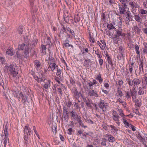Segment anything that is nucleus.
Returning a JSON list of instances; mask_svg holds the SVG:
<instances>
[{"mask_svg":"<svg viewBox=\"0 0 147 147\" xmlns=\"http://www.w3.org/2000/svg\"><path fill=\"white\" fill-rule=\"evenodd\" d=\"M18 49L19 50H21L24 49V53L26 55H27L29 52V46L28 45H26L24 43L20 45H19Z\"/></svg>","mask_w":147,"mask_h":147,"instance_id":"nucleus-4","label":"nucleus"},{"mask_svg":"<svg viewBox=\"0 0 147 147\" xmlns=\"http://www.w3.org/2000/svg\"><path fill=\"white\" fill-rule=\"evenodd\" d=\"M133 91L132 88L130 90V91H128L125 92V96L127 99H131V96L132 97V98L133 99H134L136 98L137 92H136L135 94H134V95H133V94H132Z\"/></svg>","mask_w":147,"mask_h":147,"instance_id":"nucleus-5","label":"nucleus"},{"mask_svg":"<svg viewBox=\"0 0 147 147\" xmlns=\"http://www.w3.org/2000/svg\"><path fill=\"white\" fill-rule=\"evenodd\" d=\"M0 61L2 63V64L4 63H5L4 59L3 57L0 58Z\"/></svg>","mask_w":147,"mask_h":147,"instance_id":"nucleus-58","label":"nucleus"},{"mask_svg":"<svg viewBox=\"0 0 147 147\" xmlns=\"http://www.w3.org/2000/svg\"><path fill=\"white\" fill-rule=\"evenodd\" d=\"M68 132H67V133L69 135H71L72 134V129L71 128H69L68 129Z\"/></svg>","mask_w":147,"mask_h":147,"instance_id":"nucleus-54","label":"nucleus"},{"mask_svg":"<svg viewBox=\"0 0 147 147\" xmlns=\"http://www.w3.org/2000/svg\"><path fill=\"white\" fill-rule=\"evenodd\" d=\"M39 71L38 72L39 74V77H38L37 76V80H40V78H45L44 76V74L45 73V70L42 69L41 67L40 68L38 69Z\"/></svg>","mask_w":147,"mask_h":147,"instance_id":"nucleus-10","label":"nucleus"},{"mask_svg":"<svg viewBox=\"0 0 147 147\" xmlns=\"http://www.w3.org/2000/svg\"><path fill=\"white\" fill-rule=\"evenodd\" d=\"M109 81H107V82H104V86L106 88H107L109 86Z\"/></svg>","mask_w":147,"mask_h":147,"instance_id":"nucleus-49","label":"nucleus"},{"mask_svg":"<svg viewBox=\"0 0 147 147\" xmlns=\"http://www.w3.org/2000/svg\"><path fill=\"white\" fill-rule=\"evenodd\" d=\"M143 3L144 6L146 8H147V0H146L145 1H144Z\"/></svg>","mask_w":147,"mask_h":147,"instance_id":"nucleus-56","label":"nucleus"},{"mask_svg":"<svg viewBox=\"0 0 147 147\" xmlns=\"http://www.w3.org/2000/svg\"><path fill=\"white\" fill-rule=\"evenodd\" d=\"M84 66L85 67H89V65L90 64V65H91V61L90 59H84Z\"/></svg>","mask_w":147,"mask_h":147,"instance_id":"nucleus-14","label":"nucleus"},{"mask_svg":"<svg viewBox=\"0 0 147 147\" xmlns=\"http://www.w3.org/2000/svg\"><path fill=\"white\" fill-rule=\"evenodd\" d=\"M74 22L77 23L80 21L79 17L78 16H74Z\"/></svg>","mask_w":147,"mask_h":147,"instance_id":"nucleus-43","label":"nucleus"},{"mask_svg":"<svg viewBox=\"0 0 147 147\" xmlns=\"http://www.w3.org/2000/svg\"><path fill=\"white\" fill-rule=\"evenodd\" d=\"M139 12L142 14H145L147 13V11L144 10V9H140V10Z\"/></svg>","mask_w":147,"mask_h":147,"instance_id":"nucleus-42","label":"nucleus"},{"mask_svg":"<svg viewBox=\"0 0 147 147\" xmlns=\"http://www.w3.org/2000/svg\"><path fill=\"white\" fill-rule=\"evenodd\" d=\"M42 67V65L41 64L40 62L39 61H37V69L40 68V67Z\"/></svg>","mask_w":147,"mask_h":147,"instance_id":"nucleus-61","label":"nucleus"},{"mask_svg":"<svg viewBox=\"0 0 147 147\" xmlns=\"http://www.w3.org/2000/svg\"><path fill=\"white\" fill-rule=\"evenodd\" d=\"M118 111L119 114L120 116L121 117H123V116H124V115L123 113V111L122 109H118Z\"/></svg>","mask_w":147,"mask_h":147,"instance_id":"nucleus-44","label":"nucleus"},{"mask_svg":"<svg viewBox=\"0 0 147 147\" xmlns=\"http://www.w3.org/2000/svg\"><path fill=\"white\" fill-rule=\"evenodd\" d=\"M119 37L117 36L116 35H115L113 37V40L114 41H116L119 38Z\"/></svg>","mask_w":147,"mask_h":147,"instance_id":"nucleus-59","label":"nucleus"},{"mask_svg":"<svg viewBox=\"0 0 147 147\" xmlns=\"http://www.w3.org/2000/svg\"><path fill=\"white\" fill-rule=\"evenodd\" d=\"M49 67L51 69L52 71L54 72L55 69H57V67H58V66L55 63H49Z\"/></svg>","mask_w":147,"mask_h":147,"instance_id":"nucleus-15","label":"nucleus"},{"mask_svg":"<svg viewBox=\"0 0 147 147\" xmlns=\"http://www.w3.org/2000/svg\"><path fill=\"white\" fill-rule=\"evenodd\" d=\"M119 13L121 14H124V12L125 11V10L124 8H122L119 7Z\"/></svg>","mask_w":147,"mask_h":147,"instance_id":"nucleus-35","label":"nucleus"},{"mask_svg":"<svg viewBox=\"0 0 147 147\" xmlns=\"http://www.w3.org/2000/svg\"><path fill=\"white\" fill-rule=\"evenodd\" d=\"M88 94L90 96H94L98 97L99 96L97 92L94 90H90L88 92Z\"/></svg>","mask_w":147,"mask_h":147,"instance_id":"nucleus-12","label":"nucleus"},{"mask_svg":"<svg viewBox=\"0 0 147 147\" xmlns=\"http://www.w3.org/2000/svg\"><path fill=\"white\" fill-rule=\"evenodd\" d=\"M73 94L74 97L77 99H78L79 97L80 96L79 93L76 90H73Z\"/></svg>","mask_w":147,"mask_h":147,"instance_id":"nucleus-20","label":"nucleus"},{"mask_svg":"<svg viewBox=\"0 0 147 147\" xmlns=\"http://www.w3.org/2000/svg\"><path fill=\"white\" fill-rule=\"evenodd\" d=\"M19 98H22V101L23 103H24L25 102V96L23 95L22 92H20L19 94Z\"/></svg>","mask_w":147,"mask_h":147,"instance_id":"nucleus-32","label":"nucleus"},{"mask_svg":"<svg viewBox=\"0 0 147 147\" xmlns=\"http://www.w3.org/2000/svg\"><path fill=\"white\" fill-rule=\"evenodd\" d=\"M135 4H136L135 3H134L133 1H130L129 3V4L131 6V8L134 9L135 7H136Z\"/></svg>","mask_w":147,"mask_h":147,"instance_id":"nucleus-37","label":"nucleus"},{"mask_svg":"<svg viewBox=\"0 0 147 147\" xmlns=\"http://www.w3.org/2000/svg\"><path fill=\"white\" fill-rule=\"evenodd\" d=\"M108 140L109 142L113 143L115 142V139L113 136L110 134V136L108 138Z\"/></svg>","mask_w":147,"mask_h":147,"instance_id":"nucleus-22","label":"nucleus"},{"mask_svg":"<svg viewBox=\"0 0 147 147\" xmlns=\"http://www.w3.org/2000/svg\"><path fill=\"white\" fill-rule=\"evenodd\" d=\"M69 41L68 40H66L63 43L65 47H71L72 48L73 47V46L72 45H70L69 43Z\"/></svg>","mask_w":147,"mask_h":147,"instance_id":"nucleus-27","label":"nucleus"},{"mask_svg":"<svg viewBox=\"0 0 147 147\" xmlns=\"http://www.w3.org/2000/svg\"><path fill=\"white\" fill-rule=\"evenodd\" d=\"M99 107L104 112L107 111V108L108 107V104L103 100H101L98 105Z\"/></svg>","mask_w":147,"mask_h":147,"instance_id":"nucleus-6","label":"nucleus"},{"mask_svg":"<svg viewBox=\"0 0 147 147\" xmlns=\"http://www.w3.org/2000/svg\"><path fill=\"white\" fill-rule=\"evenodd\" d=\"M41 49H42V51L43 52L44 51L45 52V51L46 50V47L45 45H41Z\"/></svg>","mask_w":147,"mask_h":147,"instance_id":"nucleus-51","label":"nucleus"},{"mask_svg":"<svg viewBox=\"0 0 147 147\" xmlns=\"http://www.w3.org/2000/svg\"><path fill=\"white\" fill-rule=\"evenodd\" d=\"M135 20L138 22L141 23L142 19L139 14L135 15L134 16Z\"/></svg>","mask_w":147,"mask_h":147,"instance_id":"nucleus-24","label":"nucleus"},{"mask_svg":"<svg viewBox=\"0 0 147 147\" xmlns=\"http://www.w3.org/2000/svg\"><path fill=\"white\" fill-rule=\"evenodd\" d=\"M4 129V134L5 135V138L3 139L4 142L3 144L4 147H6V145L8 144L9 139L7 137V124L5 126V128Z\"/></svg>","mask_w":147,"mask_h":147,"instance_id":"nucleus-7","label":"nucleus"},{"mask_svg":"<svg viewBox=\"0 0 147 147\" xmlns=\"http://www.w3.org/2000/svg\"><path fill=\"white\" fill-rule=\"evenodd\" d=\"M116 35L119 38V36H125V34L121 31L118 30L116 32Z\"/></svg>","mask_w":147,"mask_h":147,"instance_id":"nucleus-25","label":"nucleus"},{"mask_svg":"<svg viewBox=\"0 0 147 147\" xmlns=\"http://www.w3.org/2000/svg\"><path fill=\"white\" fill-rule=\"evenodd\" d=\"M6 53L7 54L10 56H12L13 55V51L9 49H7L6 51Z\"/></svg>","mask_w":147,"mask_h":147,"instance_id":"nucleus-34","label":"nucleus"},{"mask_svg":"<svg viewBox=\"0 0 147 147\" xmlns=\"http://www.w3.org/2000/svg\"><path fill=\"white\" fill-rule=\"evenodd\" d=\"M24 131V135L29 136L31 134L30 129L28 126H26L25 127Z\"/></svg>","mask_w":147,"mask_h":147,"instance_id":"nucleus-11","label":"nucleus"},{"mask_svg":"<svg viewBox=\"0 0 147 147\" xmlns=\"http://www.w3.org/2000/svg\"><path fill=\"white\" fill-rule=\"evenodd\" d=\"M97 83V82H96L95 80H93L92 82H90L88 83V84L90 88L93 85L96 84Z\"/></svg>","mask_w":147,"mask_h":147,"instance_id":"nucleus-31","label":"nucleus"},{"mask_svg":"<svg viewBox=\"0 0 147 147\" xmlns=\"http://www.w3.org/2000/svg\"><path fill=\"white\" fill-rule=\"evenodd\" d=\"M46 60L48 62V61H49V63H54V62L55 61L53 57H50V55L49 56H48L46 58Z\"/></svg>","mask_w":147,"mask_h":147,"instance_id":"nucleus-16","label":"nucleus"},{"mask_svg":"<svg viewBox=\"0 0 147 147\" xmlns=\"http://www.w3.org/2000/svg\"><path fill=\"white\" fill-rule=\"evenodd\" d=\"M81 118H79L76 121H77L78 123H79V125L82 126V125H83V123L82 121L81 120Z\"/></svg>","mask_w":147,"mask_h":147,"instance_id":"nucleus-40","label":"nucleus"},{"mask_svg":"<svg viewBox=\"0 0 147 147\" xmlns=\"http://www.w3.org/2000/svg\"><path fill=\"white\" fill-rule=\"evenodd\" d=\"M112 117L113 119L115 121L116 123L119 125L120 123L119 119L120 117L118 115L115 116L113 115V116Z\"/></svg>","mask_w":147,"mask_h":147,"instance_id":"nucleus-17","label":"nucleus"},{"mask_svg":"<svg viewBox=\"0 0 147 147\" xmlns=\"http://www.w3.org/2000/svg\"><path fill=\"white\" fill-rule=\"evenodd\" d=\"M58 92L61 95H62V92L61 89L60 88H58Z\"/></svg>","mask_w":147,"mask_h":147,"instance_id":"nucleus-64","label":"nucleus"},{"mask_svg":"<svg viewBox=\"0 0 147 147\" xmlns=\"http://www.w3.org/2000/svg\"><path fill=\"white\" fill-rule=\"evenodd\" d=\"M135 49L136 53L138 55V56L140 57V51H139V48L137 45H136L135 46Z\"/></svg>","mask_w":147,"mask_h":147,"instance_id":"nucleus-23","label":"nucleus"},{"mask_svg":"<svg viewBox=\"0 0 147 147\" xmlns=\"http://www.w3.org/2000/svg\"><path fill=\"white\" fill-rule=\"evenodd\" d=\"M107 27L108 28L109 30H111L113 29H116L115 28L113 25V24L111 23H110L109 24H107Z\"/></svg>","mask_w":147,"mask_h":147,"instance_id":"nucleus-30","label":"nucleus"},{"mask_svg":"<svg viewBox=\"0 0 147 147\" xmlns=\"http://www.w3.org/2000/svg\"><path fill=\"white\" fill-rule=\"evenodd\" d=\"M95 79H96L98 80L100 83H102L103 82V79L101 77V74H100L97 75Z\"/></svg>","mask_w":147,"mask_h":147,"instance_id":"nucleus-21","label":"nucleus"},{"mask_svg":"<svg viewBox=\"0 0 147 147\" xmlns=\"http://www.w3.org/2000/svg\"><path fill=\"white\" fill-rule=\"evenodd\" d=\"M74 106L77 109H79V105L78 103L75 102V104H74Z\"/></svg>","mask_w":147,"mask_h":147,"instance_id":"nucleus-63","label":"nucleus"},{"mask_svg":"<svg viewBox=\"0 0 147 147\" xmlns=\"http://www.w3.org/2000/svg\"><path fill=\"white\" fill-rule=\"evenodd\" d=\"M104 140L102 141L101 143V145L105 146L106 145V140L105 138H104Z\"/></svg>","mask_w":147,"mask_h":147,"instance_id":"nucleus-52","label":"nucleus"},{"mask_svg":"<svg viewBox=\"0 0 147 147\" xmlns=\"http://www.w3.org/2000/svg\"><path fill=\"white\" fill-rule=\"evenodd\" d=\"M125 16L127 20L129 22L132 21L133 16L131 15V13L129 11H128L126 12Z\"/></svg>","mask_w":147,"mask_h":147,"instance_id":"nucleus-13","label":"nucleus"},{"mask_svg":"<svg viewBox=\"0 0 147 147\" xmlns=\"http://www.w3.org/2000/svg\"><path fill=\"white\" fill-rule=\"evenodd\" d=\"M99 62L100 65H102L103 63V60L101 58L99 60Z\"/></svg>","mask_w":147,"mask_h":147,"instance_id":"nucleus-60","label":"nucleus"},{"mask_svg":"<svg viewBox=\"0 0 147 147\" xmlns=\"http://www.w3.org/2000/svg\"><path fill=\"white\" fill-rule=\"evenodd\" d=\"M40 79L39 80H37V82H40L41 84H43L44 83L43 86L45 89H47L50 87L51 83L50 80L47 79L45 78H40Z\"/></svg>","mask_w":147,"mask_h":147,"instance_id":"nucleus-3","label":"nucleus"},{"mask_svg":"<svg viewBox=\"0 0 147 147\" xmlns=\"http://www.w3.org/2000/svg\"><path fill=\"white\" fill-rule=\"evenodd\" d=\"M70 114L71 115V119L74 120L75 121L77 120L79 118H81L80 116H79L76 113L75 111L74 110H72L71 112H70Z\"/></svg>","mask_w":147,"mask_h":147,"instance_id":"nucleus-8","label":"nucleus"},{"mask_svg":"<svg viewBox=\"0 0 147 147\" xmlns=\"http://www.w3.org/2000/svg\"><path fill=\"white\" fill-rule=\"evenodd\" d=\"M144 46V48L143 50V52L144 53H147V43L144 42L143 43Z\"/></svg>","mask_w":147,"mask_h":147,"instance_id":"nucleus-28","label":"nucleus"},{"mask_svg":"<svg viewBox=\"0 0 147 147\" xmlns=\"http://www.w3.org/2000/svg\"><path fill=\"white\" fill-rule=\"evenodd\" d=\"M28 136L24 135V142L26 144H27L28 142Z\"/></svg>","mask_w":147,"mask_h":147,"instance_id":"nucleus-41","label":"nucleus"},{"mask_svg":"<svg viewBox=\"0 0 147 147\" xmlns=\"http://www.w3.org/2000/svg\"><path fill=\"white\" fill-rule=\"evenodd\" d=\"M30 93L29 92H28L27 93V95H25V97L26 99H28L30 97Z\"/></svg>","mask_w":147,"mask_h":147,"instance_id":"nucleus-57","label":"nucleus"},{"mask_svg":"<svg viewBox=\"0 0 147 147\" xmlns=\"http://www.w3.org/2000/svg\"><path fill=\"white\" fill-rule=\"evenodd\" d=\"M14 65H11L9 66H5V68L7 70H9L11 74L13 76V78L17 80L18 79L19 77L17 76L18 72L17 71V70L15 69L14 67Z\"/></svg>","mask_w":147,"mask_h":147,"instance_id":"nucleus-2","label":"nucleus"},{"mask_svg":"<svg viewBox=\"0 0 147 147\" xmlns=\"http://www.w3.org/2000/svg\"><path fill=\"white\" fill-rule=\"evenodd\" d=\"M57 72L56 73V75L57 76H60L61 74V71L60 69H58V67H57Z\"/></svg>","mask_w":147,"mask_h":147,"instance_id":"nucleus-50","label":"nucleus"},{"mask_svg":"<svg viewBox=\"0 0 147 147\" xmlns=\"http://www.w3.org/2000/svg\"><path fill=\"white\" fill-rule=\"evenodd\" d=\"M139 69L140 71H143V62L142 61H140V63L139 64Z\"/></svg>","mask_w":147,"mask_h":147,"instance_id":"nucleus-29","label":"nucleus"},{"mask_svg":"<svg viewBox=\"0 0 147 147\" xmlns=\"http://www.w3.org/2000/svg\"><path fill=\"white\" fill-rule=\"evenodd\" d=\"M69 113L67 109L65 107L63 108V116L65 120H68L69 118L68 116Z\"/></svg>","mask_w":147,"mask_h":147,"instance_id":"nucleus-9","label":"nucleus"},{"mask_svg":"<svg viewBox=\"0 0 147 147\" xmlns=\"http://www.w3.org/2000/svg\"><path fill=\"white\" fill-rule=\"evenodd\" d=\"M124 55V52H122V53H121V52H119L118 57H119L120 59H121L123 57Z\"/></svg>","mask_w":147,"mask_h":147,"instance_id":"nucleus-47","label":"nucleus"},{"mask_svg":"<svg viewBox=\"0 0 147 147\" xmlns=\"http://www.w3.org/2000/svg\"><path fill=\"white\" fill-rule=\"evenodd\" d=\"M107 60L111 66L113 65L112 61L110 57L107 58Z\"/></svg>","mask_w":147,"mask_h":147,"instance_id":"nucleus-46","label":"nucleus"},{"mask_svg":"<svg viewBox=\"0 0 147 147\" xmlns=\"http://www.w3.org/2000/svg\"><path fill=\"white\" fill-rule=\"evenodd\" d=\"M82 54H83V55L85 56L84 57V59H90V58L91 56V55L90 53H85L84 51H83L82 53Z\"/></svg>","mask_w":147,"mask_h":147,"instance_id":"nucleus-18","label":"nucleus"},{"mask_svg":"<svg viewBox=\"0 0 147 147\" xmlns=\"http://www.w3.org/2000/svg\"><path fill=\"white\" fill-rule=\"evenodd\" d=\"M110 127L112 129V130H114L115 131L118 130L117 129L116 127H115L114 126L111 125Z\"/></svg>","mask_w":147,"mask_h":147,"instance_id":"nucleus-55","label":"nucleus"},{"mask_svg":"<svg viewBox=\"0 0 147 147\" xmlns=\"http://www.w3.org/2000/svg\"><path fill=\"white\" fill-rule=\"evenodd\" d=\"M86 121L90 124H93V121L90 119H87L86 120Z\"/></svg>","mask_w":147,"mask_h":147,"instance_id":"nucleus-53","label":"nucleus"},{"mask_svg":"<svg viewBox=\"0 0 147 147\" xmlns=\"http://www.w3.org/2000/svg\"><path fill=\"white\" fill-rule=\"evenodd\" d=\"M134 113H135L136 115H140V113L138 111L137 109L135 110L134 111Z\"/></svg>","mask_w":147,"mask_h":147,"instance_id":"nucleus-62","label":"nucleus"},{"mask_svg":"<svg viewBox=\"0 0 147 147\" xmlns=\"http://www.w3.org/2000/svg\"><path fill=\"white\" fill-rule=\"evenodd\" d=\"M83 100L85 102L86 104L89 107L90 105V100L88 98H84Z\"/></svg>","mask_w":147,"mask_h":147,"instance_id":"nucleus-26","label":"nucleus"},{"mask_svg":"<svg viewBox=\"0 0 147 147\" xmlns=\"http://www.w3.org/2000/svg\"><path fill=\"white\" fill-rule=\"evenodd\" d=\"M126 81L129 87L132 86V94L134 95L136 94L137 91L136 90V88L137 86L139 85L141 82V80L137 78H134L133 80L130 79L129 78H127L126 79Z\"/></svg>","mask_w":147,"mask_h":147,"instance_id":"nucleus-1","label":"nucleus"},{"mask_svg":"<svg viewBox=\"0 0 147 147\" xmlns=\"http://www.w3.org/2000/svg\"><path fill=\"white\" fill-rule=\"evenodd\" d=\"M23 28L22 26H20L18 28V31L19 34H21L23 31Z\"/></svg>","mask_w":147,"mask_h":147,"instance_id":"nucleus-45","label":"nucleus"},{"mask_svg":"<svg viewBox=\"0 0 147 147\" xmlns=\"http://www.w3.org/2000/svg\"><path fill=\"white\" fill-rule=\"evenodd\" d=\"M139 90L138 93V95H141L144 94V91L143 90V89L141 87H139Z\"/></svg>","mask_w":147,"mask_h":147,"instance_id":"nucleus-36","label":"nucleus"},{"mask_svg":"<svg viewBox=\"0 0 147 147\" xmlns=\"http://www.w3.org/2000/svg\"><path fill=\"white\" fill-rule=\"evenodd\" d=\"M119 50L120 51L119 52H121V53H122V52H124V49L123 47L122 46H120L119 47Z\"/></svg>","mask_w":147,"mask_h":147,"instance_id":"nucleus-48","label":"nucleus"},{"mask_svg":"<svg viewBox=\"0 0 147 147\" xmlns=\"http://www.w3.org/2000/svg\"><path fill=\"white\" fill-rule=\"evenodd\" d=\"M46 42L47 43V45H50L51 44V42L50 40V39L49 37H47L46 38Z\"/></svg>","mask_w":147,"mask_h":147,"instance_id":"nucleus-39","label":"nucleus"},{"mask_svg":"<svg viewBox=\"0 0 147 147\" xmlns=\"http://www.w3.org/2000/svg\"><path fill=\"white\" fill-rule=\"evenodd\" d=\"M66 30L64 27H63L60 31V36L64 37L65 35V34H66Z\"/></svg>","mask_w":147,"mask_h":147,"instance_id":"nucleus-19","label":"nucleus"},{"mask_svg":"<svg viewBox=\"0 0 147 147\" xmlns=\"http://www.w3.org/2000/svg\"><path fill=\"white\" fill-rule=\"evenodd\" d=\"M117 92L118 94V96H119L120 97H121L123 96V94L120 88H118Z\"/></svg>","mask_w":147,"mask_h":147,"instance_id":"nucleus-33","label":"nucleus"},{"mask_svg":"<svg viewBox=\"0 0 147 147\" xmlns=\"http://www.w3.org/2000/svg\"><path fill=\"white\" fill-rule=\"evenodd\" d=\"M123 119V122L127 126H128L129 127H130V125H131V124H129L127 121L125 119L124 117Z\"/></svg>","mask_w":147,"mask_h":147,"instance_id":"nucleus-38","label":"nucleus"}]
</instances>
